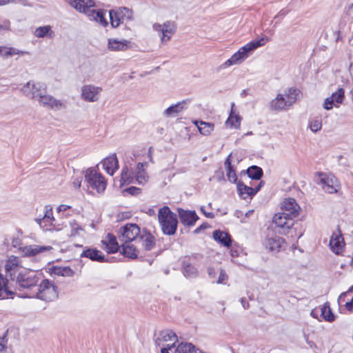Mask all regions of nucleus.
<instances>
[{
  "mask_svg": "<svg viewBox=\"0 0 353 353\" xmlns=\"http://www.w3.org/2000/svg\"><path fill=\"white\" fill-rule=\"evenodd\" d=\"M71 7L79 12L87 14L90 20L94 21L103 27L108 25L105 18L106 11L104 10H94V0H65Z\"/></svg>",
  "mask_w": 353,
  "mask_h": 353,
  "instance_id": "nucleus-1",
  "label": "nucleus"
},
{
  "mask_svg": "<svg viewBox=\"0 0 353 353\" xmlns=\"http://www.w3.org/2000/svg\"><path fill=\"white\" fill-rule=\"evenodd\" d=\"M267 39L261 38L259 40H254L249 42L246 45L240 48L229 59L225 61L220 65L221 69H226L232 65H240L247 59L253 52L259 47L265 45Z\"/></svg>",
  "mask_w": 353,
  "mask_h": 353,
  "instance_id": "nucleus-2",
  "label": "nucleus"
},
{
  "mask_svg": "<svg viewBox=\"0 0 353 353\" xmlns=\"http://www.w3.org/2000/svg\"><path fill=\"white\" fill-rule=\"evenodd\" d=\"M158 221L164 234L171 236L175 234L178 225L176 214L168 206H163L159 210Z\"/></svg>",
  "mask_w": 353,
  "mask_h": 353,
  "instance_id": "nucleus-3",
  "label": "nucleus"
},
{
  "mask_svg": "<svg viewBox=\"0 0 353 353\" xmlns=\"http://www.w3.org/2000/svg\"><path fill=\"white\" fill-rule=\"evenodd\" d=\"M177 341L178 337L176 334L172 330H166L159 333L155 344L160 347L161 353H171Z\"/></svg>",
  "mask_w": 353,
  "mask_h": 353,
  "instance_id": "nucleus-4",
  "label": "nucleus"
},
{
  "mask_svg": "<svg viewBox=\"0 0 353 353\" xmlns=\"http://www.w3.org/2000/svg\"><path fill=\"white\" fill-rule=\"evenodd\" d=\"M34 292L37 298L45 301H52L58 297L57 287L48 279L43 280Z\"/></svg>",
  "mask_w": 353,
  "mask_h": 353,
  "instance_id": "nucleus-5",
  "label": "nucleus"
},
{
  "mask_svg": "<svg viewBox=\"0 0 353 353\" xmlns=\"http://www.w3.org/2000/svg\"><path fill=\"white\" fill-rule=\"evenodd\" d=\"M44 214L42 216L37 217L35 221L44 230H63V223H58L53 216L52 208L50 205H45L43 208Z\"/></svg>",
  "mask_w": 353,
  "mask_h": 353,
  "instance_id": "nucleus-6",
  "label": "nucleus"
},
{
  "mask_svg": "<svg viewBox=\"0 0 353 353\" xmlns=\"http://www.w3.org/2000/svg\"><path fill=\"white\" fill-rule=\"evenodd\" d=\"M152 29L158 32L161 43L166 44L176 32L177 26L173 21H166L162 24L153 23Z\"/></svg>",
  "mask_w": 353,
  "mask_h": 353,
  "instance_id": "nucleus-7",
  "label": "nucleus"
},
{
  "mask_svg": "<svg viewBox=\"0 0 353 353\" xmlns=\"http://www.w3.org/2000/svg\"><path fill=\"white\" fill-rule=\"evenodd\" d=\"M88 185L96 190L98 193H102L106 188V180L104 176L94 168L88 169L85 175Z\"/></svg>",
  "mask_w": 353,
  "mask_h": 353,
  "instance_id": "nucleus-8",
  "label": "nucleus"
},
{
  "mask_svg": "<svg viewBox=\"0 0 353 353\" xmlns=\"http://www.w3.org/2000/svg\"><path fill=\"white\" fill-rule=\"evenodd\" d=\"M141 232L137 224L127 223L121 228L119 232V239L122 243L132 242L138 240Z\"/></svg>",
  "mask_w": 353,
  "mask_h": 353,
  "instance_id": "nucleus-9",
  "label": "nucleus"
},
{
  "mask_svg": "<svg viewBox=\"0 0 353 353\" xmlns=\"http://www.w3.org/2000/svg\"><path fill=\"white\" fill-rule=\"evenodd\" d=\"M293 219H294L290 216H287V214H285V213L282 211L281 212H278L274 214L272 222L278 228L281 230L279 232L282 234L290 232L291 233V236H292L294 232L293 230L292 229V227L294 225Z\"/></svg>",
  "mask_w": 353,
  "mask_h": 353,
  "instance_id": "nucleus-10",
  "label": "nucleus"
},
{
  "mask_svg": "<svg viewBox=\"0 0 353 353\" xmlns=\"http://www.w3.org/2000/svg\"><path fill=\"white\" fill-rule=\"evenodd\" d=\"M39 104L44 108L53 111H60L67 108L65 102L57 99L54 97L43 93L39 98Z\"/></svg>",
  "mask_w": 353,
  "mask_h": 353,
  "instance_id": "nucleus-11",
  "label": "nucleus"
},
{
  "mask_svg": "<svg viewBox=\"0 0 353 353\" xmlns=\"http://www.w3.org/2000/svg\"><path fill=\"white\" fill-rule=\"evenodd\" d=\"M46 86L40 83L28 81L21 88V92L27 97L38 101L40 96L46 92Z\"/></svg>",
  "mask_w": 353,
  "mask_h": 353,
  "instance_id": "nucleus-12",
  "label": "nucleus"
},
{
  "mask_svg": "<svg viewBox=\"0 0 353 353\" xmlns=\"http://www.w3.org/2000/svg\"><path fill=\"white\" fill-rule=\"evenodd\" d=\"M103 88L92 84L84 85L81 89V99L90 103L97 102L101 96Z\"/></svg>",
  "mask_w": 353,
  "mask_h": 353,
  "instance_id": "nucleus-13",
  "label": "nucleus"
},
{
  "mask_svg": "<svg viewBox=\"0 0 353 353\" xmlns=\"http://www.w3.org/2000/svg\"><path fill=\"white\" fill-rule=\"evenodd\" d=\"M17 281L21 288H29L34 287L36 288L38 279L36 272L24 269L19 273Z\"/></svg>",
  "mask_w": 353,
  "mask_h": 353,
  "instance_id": "nucleus-14",
  "label": "nucleus"
},
{
  "mask_svg": "<svg viewBox=\"0 0 353 353\" xmlns=\"http://www.w3.org/2000/svg\"><path fill=\"white\" fill-rule=\"evenodd\" d=\"M319 179L322 188L330 194L336 192L340 188L337 179L333 175L321 173Z\"/></svg>",
  "mask_w": 353,
  "mask_h": 353,
  "instance_id": "nucleus-15",
  "label": "nucleus"
},
{
  "mask_svg": "<svg viewBox=\"0 0 353 353\" xmlns=\"http://www.w3.org/2000/svg\"><path fill=\"white\" fill-rule=\"evenodd\" d=\"M281 210L292 219L298 216L301 212V207L293 198H285L281 203Z\"/></svg>",
  "mask_w": 353,
  "mask_h": 353,
  "instance_id": "nucleus-16",
  "label": "nucleus"
},
{
  "mask_svg": "<svg viewBox=\"0 0 353 353\" xmlns=\"http://www.w3.org/2000/svg\"><path fill=\"white\" fill-rule=\"evenodd\" d=\"M345 99V91L342 88H339L335 92L327 97L323 103V108L327 110H331L334 106L339 107V104H341Z\"/></svg>",
  "mask_w": 353,
  "mask_h": 353,
  "instance_id": "nucleus-17",
  "label": "nucleus"
},
{
  "mask_svg": "<svg viewBox=\"0 0 353 353\" xmlns=\"http://www.w3.org/2000/svg\"><path fill=\"white\" fill-rule=\"evenodd\" d=\"M284 243L285 241L283 238L274 234L271 231L268 232L264 241L266 249L274 252H279Z\"/></svg>",
  "mask_w": 353,
  "mask_h": 353,
  "instance_id": "nucleus-18",
  "label": "nucleus"
},
{
  "mask_svg": "<svg viewBox=\"0 0 353 353\" xmlns=\"http://www.w3.org/2000/svg\"><path fill=\"white\" fill-rule=\"evenodd\" d=\"M329 245L331 250L336 254L342 253L345 247V242L340 230H338L336 232L332 233Z\"/></svg>",
  "mask_w": 353,
  "mask_h": 353,
  "instance_id": "nucleus-19",
  "label": "nucleus"
},
{
  "mask_svg": "<svg viewBox=\"0 0 353 353\" xmlns=\"http://www.w3.org/2000/svg\"><path fill=\"white\" fill-rule=\"evenodd\" d=\"M108 48L110 51H126L132 48V43L127 39L110 38L108 40Z\"/></svg>",
  "mask_w": 353,
  "mask_h": 353,
  "instance_id": "nucleus-20",
  "label": "nucleus"
},
{
  "mask_svg": "<svg viewBox=\"0 0 353 353\" xmlns=\"http://www.w3.org/2000/svg\"><path fill=\"white\" fill-rule=\"evenodd\" d=\"M101 164L103 168L111 176L119 169V161L115 154H112L105 158L101 161Z\"/></svg>",
  "mask_w": 353,
  "mask_h": 353,
  "instance_id": "nucleus-21",
  "label": "nucleus"
},
{
  "mask_svg": "<svg viewBox=\"0 0 353 353\" xmlns=\"http://www.w3.org/2000/svg\"><path fill=\"white\" fill-rule=\"evenodd\" d=\"M24 256H34L39 253L52 250L50 246L30 245L20 248Z\"/></svg>",
  "mask_w": 353,
  "mask_h": 353,
  "instance_id": "nucleus-22",
  "label": "nucleus"
},
{
  "mask_svg": "<svg viewBox=\"0 0 353 353\" xmlns=\"http://www.w3.org/2000/svg\"><path fill=\"white\" fill-rule=\"evenodd\" d=\"M178 212L181 222L185 225L192 226L199 219L194 211L179 209Z\"/></svg>",
  "mask_w": 353,
  "mask_h": 353,
  "instance_id": "nucleus-23",
  "label": "nucleus"
},
{
  "mask_svg": "<svg viewBox=\"0 0 353 353\" xmlns=\"http://www.w3.org/2000/svg\"><path fill=\"white\" fill-rule=\"evenodd\" d=\"M19 266V260L17 256H11L6 261L5 264V271L6 276H9L13 280Z\"/></svg>",
  "mask_w": 353,
  "mask_h": 353,
  "instance_id": "nucleus-24",
  "label": "nucleus"
},
{
  "mask_svg": "<svg viewBox=\"0 0 353 353\" xmlns=\"http://www.w3.org/2000/svg\"><path fill=\"white\" fill-rule=\"evenodd\" d=\"M137 241L141 243L142 248L146 251L151 250L155 245V238L146 230L142 231Z\"/></svg>",
  "mask_w": 353,
  "mask_h": 353,
  "instance_id": "nucleus-25",
  "label": "nucleus"
},
{
  "mask_svg": "<svg viewBox=\"0 0 353 353\" xmlns=\"http://www.w3.org/2000/svg\"><path fill=\"white\" fill-rule=\"evenodd\" d=\"M190 102V99H185L178 102L176 104L172 105L163 111V115L166 117H175L183 109H185V106Z\"/></svg>",
  "mask_w": 353,
  "mask_h": 353,
  "instance_id": "nucleus-26",
  "label": "nucleus"
},
{
  "mask_svg": "<svg viewBox=\"0 0 353 353\" xmlns=\"http://www.w3.org/2000/svg\"><path fill=\"white\" fill-rule=\"evenodd\" d=\"M147 165V163H139L137 165L136 170L134 172L135 181L139 185H144L148 180V175L144 168V167Z\"/></svg>",
  "mask_w": 353,
  "mask_h": 353,
  "instance_id": "nucleus-27",
  "label": "nucleus"
},
{
  "mask_svg": "<svg viewBox=\"0 0 353 353\" xmlns=\"http://www.w3.org/2000/svg\"><path fill=\"white\" fill-rule=\"evenodd\" d=\"M270 106L271 110L276 111L287 110L290 107L283 94H277L276 97L271 101Z\"/></svg>",
  "mask_w": 353,
  "mask_h": 353,
  "instance_id": "nucleus-28",
  "label": "nucleus"
},
{
  "mask_svg": "<svg viewBox=\"0 0 353 353\" xmlns=\"http://www.w3.org/2000/svg\"><path fill=\"white\" fill-rule=\"evenodd\" d=\"M214 239L225 247L229 248L232 243L230 235L225 232L215 230L213 232Z\"/></svg>",
  "mask_w": 353,
  "mask_h": 353,
  "instance_id": "nucleus-29",
  "label": "nucleus"
},
{
  "mask_svg": "<svg viewBox=\"0 0 353 353\" xmlns=\"http://www.w3.org/2000/svg\"><path fill=\"white\" fill-rule=\"evenodd\" d=\"M102 242L105 245V250L108 253H116L118 251L119 245L114 235L108 234L106 239Z\"/></svg>",
  "mask_w": 353,
  "mask_h": 353,
  "instance_id": "nucleus-30",
  "label": "nucleus"
},
{
  "mask_svg": "<svg viewBox=\"0 0 353 353\" xmlns=\"http://www.w3.org/2000/svg\"><path fill=\"white\" fill-rule=\"evenodd\" d=\"M260 189V185L255 189L244 185L243 183L237 184V190L241 198L246 199L248 196L255 194Z\"/></svg>",
  "mask_w": 353,
  "mask_h": 353,
  "instance_id": "nucleus-31",
  "label": "nucleus"
},
{
  "mask_svg": "<svg viewBox=\"0 0 353 353\" xmlns=\"http://www.w3.org/2000/svg\"><path fill=\"white\" fill-rule=\"evenodd\" d=\"M81 257H87L92 261H96L98 262L105 261L104 256L101 252L96 249H87L81 254Z\"/></svg>",
  "mask_w": 353,
  "mask_h": 353,
  "instance_id": "nucleus-32",
  "label": "nucleus"
},
{
  "mask_svg": "<svg viewBox=\"0 0 353 353\" xmlns=\"http://www.w3.org/2000/svg\"><path fill=\"white\" fill-rule=\"evenodd\" d=\"M137 249L130 242L123 243L121 253L126 257L135 259L138 256Z\"/></svg>",
  "mask_w": 353,
  "mask_h": 353,
  "instance_id": "nucleus-33",
  "label": "nucleus"
},
{
  "mask_svg": "<svg viewBox=\"0 0 353 353\" xmlns=\"http://www.w3.org/2000/svg\"><path fill=\"white\" fill-rule=\"evenodd\" d=\"M300 91L294 88H290L286 90L283 94L284 95V97H285V100L288 105L290 106L294 104L296 101L298 99V97H299Z\"/></svg>",
  "mask_w": 353,
  "mask_h": 353,
  "instance_id": "nucleus-34",
  "label": "nucleus"
},
{
  "mask_svg": "<svg viewBox=\"0 0 353 353\" xmlns=\"http://www.w3.org/2000/svg\"><path fill=\"white\" fill-rule=\"evenodd\" d=\"M195 125L198 128L199 132L204 135H209L214 130V124L211 123H207L202 121H195Z\"/></svg>",
  "mask_w": 353,
  "mask_h": 353,
  "instance_id": "nucleus-35",
  "label": "nucleus"
},
{
  "mask_svg": "<svg viewBox=\"0 0 353 353\" xmlns=\"http://www.w3.org/2000/svg\"><path fill=\"white\" fill-rule=\"evenodd\" d=\"M7 282V279L0 274V298L2 299H8L14 294V292L9 289Z\"/></svg>",
  "mask_w": 353,
  "mask_h": 353,
  "instance_id": "nucleus-36",
  "label": "nucleus"
},
{
  "mask_svg": "<svg viewBox=\"0 0 353 353\" xmlns=\"http://www.w3.org/2000/svg\"><path fill=\"white\" fill-rule=\"evenodd\" d=\"M34 36L38 38L48 37L52 38L54 35L50 26H45L37 28L34 33Z\"/></svg>",
  "mask_w": 353,
  "mask_h": 353,
  "instance_id": "nucleus-37",
  "label": "nucleus"
},
{
  "mask_svg": "<svg viewBox=\"0 0 353 353\" xmlns=\"http://www.w3.org/2000/svg\"><path fill=\"white\" fill-rule=\"evenodd\" d=\"M121 185L135 183L134 172H129L127 167L123 168L121 174Z\"/></svg>",
  "mask_w": 353,
  "mask_h": 353,
  "instance_id": "nucleus-38",
  "label": "nucleus"
},
{
  "mask_svg": "<svg viewBox=\"0 0 353 353\" xmlns=\"http://www.w3.org/2000/svg\"><path fill=\"white\" fill-rule=\"evenodd\" d=\"M234 104H232V109L228 119L226 121V125L231 128H237L240 126L241 123V117L235 113L233 110Z\"/></svg>",
  "mask_w": 353,
  "mask_h": 353,
  "instance_id": "nucleus-39",
  "label": "nucleus"
},
{
  "mask_svg": "<svg viewBox=\"0 0 353 353\" xmlns=\"http://www.w3.org/2000/svg\"><path fill=\"white\" fill-rule=\"evenodd\" d=\"M28 54V52L21 51L14 48H7L5 46H0V55L8 57L14 54Z\"/></svg>",
  "mask_w": 353,
  "mask_h": 353,
  "instance_id": "nucleus-40",
  "label": "nucleus"
},
{
  "mask_svg": "<svg viewBox=\"0 0 353 353\" xmlns=\"http://www.w3.org/2000/svg\"><path fill=\"white\" fill-rule=\"evenodd\" d=\"M63 228L67 230L68 234L70 236L79 235L80 231L83 230L81 227H80L75 221H71L68 225H63Z\"/></svg>",
  "mask_w": 353,
  "mask_h": 353,
  "instance_id": "nucleus-41",
  "label": "nucleus"
},
{
  "mask_svg": "<svg viewBox=\"0 0 353 353\" xmlns=\"http://www.w3.org/2000/svg\"><path fill=\"white\" fill-rule=\"evenodd\" d=\"M194 348V345L191 343H181L177 347L174 346L173 352L171 353H192Z\"/></svg>",
  "mask_w": 353,
  "mask_h": 353,
  "instance_id": "nucleus-42",
  "label": "nucleus"
},
{
  "mask_svg": "<svg viewBox=\"0 0 353 353\" xmlns=\"http://www.w3.org/2000/svg\"><path fill=\"white\" fill-rule=\"evenodd\" d=\"M230 155L227 158L225 161V167L227 170V177L228 179L232 183H236L237 181V176L236 175L235 172L232 170L231 162L230 160Z\"/></svg>",
  "mask_w": 353,
  "mask_h": 353,
  "instance_id": "nucleus-43",
  "label": "nucleus"
},
{
  "mask_svg": "<svg viewBox=\"0 0 353 353\" xmlns=\"http://www.w3.org/2000/svg\"><path fill=\"white\" fill-rule=\"evenodd\" d=\"M247 174L250 179L259 180L263 175V170L261 168L253 165L247 170Z\"/></svg>",
  "mask_w": 353,
  "mask_h": 353,
  "instance_id": "nucleus-44",
  "label": "nucleus"
},
{
  "mask_svg": "<svg viewBox=\"0 0 353 353\" xmlns=\"http://www.w3.org/2000/svg\"><path fill=\"white\" fill-rule=\"evenodd\" d=\"M321 316L328 322H332L334 320V315L332 314L328 303H325L321 307Z\"/></svg>",
  "mask_w": 353,
  "mask_h": 353,
  "instance_id": "nucleus-45",
  "label": "nucleus"
},
{
  "mask_svg": "<svg viewBox=\"0 0 353 353\" xmlns=\"http://www.w3.org/2000/svg\"><path fill=\"white\" fill-rule=\"evenodd\" d=\"M183 274L188 277H195L198 274L197 269L189 263H183Z\"/></svg>",
  "mask_w": 353,
  "mask_h": 353,
  "instance_id": "nucleus-46",
  "label": "nucleus"
},
{
  "mask_svg": "<svg viewBox=\"0 0 353 353\" xmlns=\"http://www.w3.org/2000/svg\"><path fill=\"white\" fill-rule=\"evenodd\" d=\"M54 274L61 276L71 277L74 274V272L70 267H59L54 270Z\"/></svg>",
  "mask_w": 353,
  "mask_h": 353,
  "instance_id": "nucleus-47",
  "label": "nucleus"
},
{
  "mask_svg": "<svg viewBox=\"0 0 353 353\" xmlns=\"http://www.w3.org/2000/svg\"><path fill=\"white\" fill-rule=\"evenodd\" d=\"M117 12V16L121 17L122 20H132L133 19V12L132 10L127 8H120Z\"/></svg>",
  "mask_w": 353,
  "mask_h": 353,
  "instance_id": "nucleus-48",
  "label": "nucleus"
},
{
  "mask_svg": "<svg viewBox=\"0 0 353 353\" xmlns=\"http://www.w3.org/2000/svg\"><path fill=\"white\" fill-rule=\"evenodd\" d=\"M109 16L110 23L112 28H117L119 26L121 23H123V21L121 18V17L117 16V12L113 10L109 11Z\"/></svg>",
  "mask_w": 353,
  "mask_h": 353,
  "instance_id": "nucleus-49",
  "label": "nucleus"
},
{
  "mask_svg": "<svg viewBox=\"0 0 353 353\" xmlns=\"http://www.w3.org/2000/svg\"><path fill=\"white\" fill-rule=\"evenodd\" d=\"M11 23L8 19H3L0 21V34H2L3 32H9L11 30L10 28Z\"/></svg>",
  "mask_w": 353,
  "mask_h": 353,
  "instance_id": "nucleus-50",
  "label": "nucleus"
},
{
  "mask_svg": "<svg viewBox=\"0 0 353 353\" xmlns=\"http://www.w3.org/2000/svg\"><path fill=\"white\" fill-rule=\"evenodd\" d=\"M321 127L322 123L319 119L312 120L310 123V128L314 132L319 131L321 129Z\"/></svg>",
  "mask_w": 353,
  "mask_h": 353,
  "instance_id": "nucleus-51",
  "label": "nucleus"
},
{
  "mask_svg": "<svg viewBox=\"0 0 353 353\" xmlns=\"http://www.w3.org/2000/svg\"><path fill=\"white\" fill-rule=\"evenodd\" d=\"M9 3H20L24 6H28L26 0H0V6Z\"/></svg>",
  "mask_w": 353,
  "mask_h": 353,
  "instance_id": "nucleus-52",
  "label": "nucleus"
},
{
  "mask_svg": "<svg viewBox=\"0 0 353 353\" xmlns=\"http://www.w3.org/2000/svg\"><path fill=\"white\" fill-rule=\"evenodd\" d=\"M8 339L6 336L0 337V353H5L7 349Z\"/></svg>",
  "mask_w": 353,
  "mask_h": 353,
  "instance_id": "nucleus-53",
  "label": "nucleus"
},
{
  "mask_svg": "<svg viewBox=\"0 0 353 353\" xmlns=\"http://www.w3.org/2000/svg\"><path fill=\"white\" fill-rule=\"evenodd\" d=\"M228 275L225 273V272L223 270H221L219 276V279L217 281V283H219V284L223 283L225 281L228 280Z\"/></svg>",
  "mask_w": 353,
  "mask_h": 353,
  "instance_id": "nucleus-54",
  "label": "nucleus"
},
{
  "mask_svg": "<svg viewBox=\"0 0 353 353\" xmlns=\"http://www.w3.org/2000/svg\"><path fill=\"white\" fill-rule=\"evenodd\" d=\"M125 190L131 194H137L139 193V192H140V189L135 188V187H131V188H127Z\"/></svg>",
  "mask_w": 353,
  "mask_h": 353,
  "instance_id": "nucleus-55",
  "label": "nucleus"
},
{
  "mask_svg": "<svg viewBox=\"0 0 353 353\" xmlns=\"http://www.w3.org/2000/svg\"><path fill=\"white\" fill-rule=\"evenodd\" d=\"M352 291H353V285L351 288H350L347 292H343L341 294V295L339 296V301H341L348 292H350Z\"/></svg>",
  "mask_w": 353,
  "mask_h": 353,
  "instance_id": "nucleus-56",
  "label": "nucleus"
},
{
  "mask_svg": "<svg viewBox=\"0 0 353 353\" xmlns=\"http://www.w3.org/2000/svg\"><path fill=\"white\" fill-rule=\"evenodd\" d=\"M70 206L68 205H60L58 208H57V210L58 212H64L65 210H67L68 209H70Z\"/></svg>",
  "mask_w": 353,
  "mask_h": 353,
  "instance_id": "nucleus-57",
  "label": "nucleus"
},
{
  "mask_svg": "<svg viewBox=\"0 0 353 353\" xmlns=\"http://www.w3.org/2000/svg\"><path fill=\"white\" fill-rule=\"evenodd\" d=\"M201 210L203 212V213L206 217L210 219H212L214 217V214L212 212H205L203 207L201 208Z\"/></svg>",
  "mask_w": 353,
  "mask_h": 353,
  "instance_id": "nucleus-58",
  "label": "nucleus"
},
{
  "mask_svg": "<svg viewBox=\"0 0 353 353\" xmlns=\"http://www.w3.org/2000/svg\"><path fill=\"white\" fill-rule=\"evenodd\" d=\"M81 180L77 179L73 181V186L75 188H79L81 187Z\"/></svg>",
  "mask_w": 353,
  "mask_h": 353,
  "instance_id": "nucleus-59",
  "label": "nucleus"
},
{
  "mask_svg": "<svg viewBox=\"0 0 353 353\" xmlns=\"http://www.w3.org/2000/svg\"><path fill=\"white\" fill-rule=\"evenodd\" d=\"M208 274L209 276L211 277V278H214L216 276V272L214 271V270L212 268H209L208 270Z\"/></svg>",
  "mask_w": 353,
  "mask_h": 353,
  "instance_id": "nucleus-60",
  "label": "nucleus"
},
{
  "mask_svg": "<svg viewBox=\"0 0 353 353\" xmlns=\"http://www.w3.org/2000/svg\"><path fill=\"white\" fill-rule=\"evenodd\" d=\"M207 228V225L206 224H202L201 226H199V228H197L194 231V234H198L201 230H204Z\"/></svg>",
  "mask_w": 353,
  "mask_h": 353,
  "instance_id": "nucleus-61",
  "label": "nucleus"
},
{
  "mask_svg": "<svg viewBox=\"0 0 353 353\" xmlns=\"http://www.w3.org/2000/svg\"><path fill=\"white\" fill-rule=\"evenodd\" d=\"M20 241H21L20 239L18 238L13 239L12 241V245L14 247H17L20 244Z\"/></svg>",
  "mask_w": 353,
  "mask_h": 353,
  "instance_id": "nucleus-62",
  "label": "nucleus"
},
{
  "mask_svg": "<svg viewBox=\"0 0 353 353\" xmlns=\"http://www.w3.org/2000/svg\"><path fill=\"white\" fill-rule=\"evenodd\" d=\"M353 303L352 301L347 302L345 303V307L347 310L351 311L352 310Z\"/></svg>",
  "mask_w": 353,
  "mask_h": 353,
  "instance_id": "nucleus-63",
  "label": "nucleus"
},
{
  "mask_svg": "<svg viewBox=\"0 0 353 353\" xmlns=\"http://www.w3.org/2000/svg\"><path fill=\"white\" fill-rule=\"evenodd\" d=\"M241 303H242V305H243V307L245 309H246V308H248V304L245 305V299H241Z\"/></svg>",
  "mask_w": 353,
  "mask_h": 353,
  "instance_id": "nucleus-64",
  "label": "nucleus"
}]
</instances>
